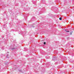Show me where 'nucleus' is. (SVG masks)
<instances>
[{"label":"nucleus","mask_w":74,"mask_h":74,"mask_svg":"<svg viewBox=\"0 0 74 74\" xmlns=\"http://www.w3.org/2000/svg\"><path fill=\"white\" fill-rule=\"evenodd\" d=\"M59 19H60V20H62V18H61V17Z\"/></svg>","instance_id":"nucleus-1"},{"label":"nucleus","mask_w":74,"mask_h":74,"mask_svg":"<svg viewBox=\"0 0 74 74\" xmlns=\"http://www.w3.org/2000/svg\"><path fill=\"white\" fill-rule=\"evenodd\" d=\"M44 44H46L45 42H44Z\"/></svg>","instance_id":"nucleus-2"},{"label":"nucleus","mask_w":74,"mask_h":74,"mask_svg":"<svg viewBox=\"0 0 74 74\" xmlns=\"http://www.w3.org/2000/svg\"><path fill=\"white\" fill-rule=\"evenodd\" d=\"M66 32H70V31H66Z\"/></svg>","instance_id":"nucleus-3"},{"label":"nucleus","mask_w":74,"mask_h":74,"mask_svg":"<svg viewBox=\"0 0 74 74\" xmlns=\"http://www.w3.org/2000/svg\"><path fill=\"white\" fill-rule=\"evenodd\" d=\"M21 71V72H22V71Z\"/></svg>","instance_id":"nucleus-4"},{"label":"nucleus","mask_w":74,"mask_h":74,"mask_svg":"<svg viewBox=\"0 0 74 74\" xmlns=\"http://www.w3.org/2000/svg\"><path fill=\"white\" fill-rule=\"evenodd\" d=\"M70 34H72L71 33Z\"/></svg>","instance_id":"nucleus-5"},{"label":"nucleus","mask_w":74,"mask_h":74,"mask_svg":"<svg viewBox=\"0 0 74 74\" xmlns=\"http://www.w3.org/2000/svg\"><path fill=\"white\" fill-rule=\"evenodd\" d=\"M55 58H57V57H55Z\"/></svg>","instance_id":"nucleus-6"}]
</instances>
